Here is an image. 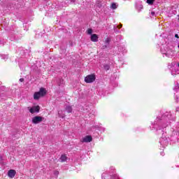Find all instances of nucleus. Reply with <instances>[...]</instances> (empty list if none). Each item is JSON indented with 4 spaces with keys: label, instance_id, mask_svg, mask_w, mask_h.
Instances as JSON below:
<instances>
[{
    "label": "nucleus",
    "instance_id": "nucleus-1",
    "mask_svg": "<svg viewBox=\"0 0 179 179\" xmlns=\"http://www.w3.org/2000/svg\"><path fill=\"white\" fill-rule=\"evenodd\" d=\"M171 113L170 112H166L161 117H157L155 120L152 128L156 129V131H160V129H163V128H166L170 125V122L169 120H171Z\"/></svg>",
    "mask_w": 179,
    "mask_h": 179
},
{
    "label": "nucleus",
    "instance_id": "nucleus-2",
    "mask_svg": "<svg viewBox=\"0 0 179 179\" xmlns=\"http://www.w3.org/2000/svg\"><path fill=\"white\" fill-rule=\"evenodd\" d=\"M161 52L164 55V57H167L168 58H171V57H174V54L176 52L169 46L165 47L164 48H161Z\"/></svg>",
    "mask_w": 179,
    "mask_h": 179
},
{
    "label": "nucleus",
    "instance_id": "nucleus-3",
    "mask_svg": "<svg viewBox=\"0 0 179 179\" xmlns=\"http://www.w3.org/2000/svg\"><path fill=\"white\" fill-rule=\"evenodd\" d=\"M47 94V91L43 88L41 87L39 90V92H36L34 94V100H38L40 97H44Z\"/></svg>",
    "mask_w": 179,
    "mask_h": 179
},
{
    "label": "nucleus",
    "instance_id": "nucleus-4",
    "mask_svg": "<svg viewBox=\"0 0 179 179\" xmlns=\"http://www.w3.org/2000/svg\"><path fill=\"white\" fill-rule=\"evenodd\" d=\"M96 80V76L94 74H90L85 77V82L86 83H93Z\"/></svg>",
    "mask_w": 179,
    "mask_h": 179
},
{
    "label": "nucleus",
    "instance_id": "nucleus-5",
    "mask_svg": "<svg viewBox=\"0 0 179 179\" xmlns=\"http://www.w3.org/2000/svg\"><path fill=\"white\" fill-rule=\"evenodd\" d=\"M159 143L162 148H166L169 145V140L166 137H161L159 139Z\"/></svg>",
    "mask_w": 179,
    "mask_h": 179
},
{
    "label": "nucleus",
    "instance_id": "nucleus-6",
    "mask_svg": "<svg viewBox=\"0 0 179 179\" xmlns=\"http://www.w3.org/2000/svg\"><path fill=\"white\" fill-rule=\"evenodd\" d=\"M29 108V113L31 114H34V113H39L40 112V106H33L32 108Z\"/></svg>",
    "mask_w": 179,
    "mask_h": 179
},
{
    "label": "nucleus",
    "instance_id": "nucleus-7",
    "mask_svg": "<svg viewBox=\"0 0 179 179\" xmlns=\"http://www.w3.org/2000/svg\"><path fill=\"white\" fill-rule=\"evenodd\" d=\"M43 121V117L41 116H35L32 118L33 124H40Z\"/></svg>",
    "mask_w": 179,
    "mask_h": 179
},
{
    "label": "nucleus",
    "instance_id": "nucleus-8",
    "mask_svg": "<svg viewBox=\"0 0 179 179\" xmlns=\"http://www.w3.org/2000/svg\"><path fill=\"white\" fill-rule=\"evenodd\" d=\"M92 141H93V138L92 137V136H87L83 138V139L81 140V142L87 143L89 142H92Z\"/></svg>",
    "mask_w": 179,
    "mask_h": 179
},
{
    "label": "nucleus",
    "instance_id": "nucleus-9",
    "mask_svg": "<svg viewBox=\"0 0 179 179\" xmlns=\"http://www.w3.org/2000/svg\"><path fill=\"white\" fill-rule=\"evenodd\" d=\"M91 41H93V43H97V41H99V36H97L96 34H92Z\"/></svg>",
    "mask_w": 179,
    "mask_h": 179
},
{
    "label": "nucleus",
    "instance_id": "nucleus-10",
    "mask_svg": "<svg viewBox=\"0 0 179 179\" xmlns=\"http://www.w3.org/2000/svg\"><path fill=\"white\" fill-rule=\"evenodd\" d=\"M8 177H10V178H13V177H15V176H16V171L13 170V169H10L8 171Z\"/></svg>",
    "mask_w": 179,
    "mask_h": 179
},
{
    "label": "nucleus",
    "instance_id": "nucleus-11",
    "mask_svg": "<svg viewBox=\"0 0 179 179\" xmlns=\"http://www.w3.org/2000/svg\"><path fill=\"white\" fill-rule=\"evenodd\" d=\"M171 75H173V76H174V75H179L178 69H174V67H173L171 70Z\"/></svg>",
    "mask_w": 179,
    "mask_h": 179
},
{
    "label": "nucleus",
    "instance_id": "nucleus-12",
    "mask_svg": "<svg viewBox=\"0 0 179 179\" xmlns=\"http://www.w3.org/2000/svg\"><path fill=\"white\" fill-rule=\"evenodd\" d=\"M64 110L66 111V113H72V106L67 105L64 108Z\"/></svg>",
    "mask_w": 179,
    "mask_h": 179
},
{
    "label": "nucleus",
    "instance_id": "nucleus-13",
    "mask_svg": "<svg viewBox=\"0 0 179 179\" xmlns=\"http://www.w3.org/2000/svg\"><path fill=\"white\" fill-rule=\"evenodd\" d=\"M118 51H120V52H127V50L125 49L124 46H119L118 47Z\"/></svg>",
    "mask_w": 179,
    "mask_h": 179
},
{
    "label": "nucleus",
    "instance_id": "nucleus-14",
    "mask_svg": "<svg viewBox=\"0 0 179 179\" xmlns=\"http://www.w3.org/2000/svg\"><path fill=\"white\" fill-rule=\"evenodd\" d=\"M118 8V4L117 3H112L110 5V9H117Z\"/></svg>",
    "mask_w": 179,
    "mask_h": 179
},
{
    "label": "nucleus",
    "instance_id": "nucleus-15",
    "mask_svg": "<svg viewBox=\"0 0 179 179\" xmlns=\"http://www.w3.org/2000/svg\"><path fill=\"white\" fill-rule=\"evenodd\" d=\"M173 90H174V92H176V93L179 91V84H178V83H175Z\"/></svg>",
    "mask_w": 179,
    "mask_h": 179
},
{
    "label": "nucleus",
    "instance_id": "nucleus-16",
    "mask_svg": "<svg viewBox=\"0 0 179 179\" xmlns=\"http://www.w3.org/2000/svg\"><path fill=\"white\" fill-rule=\"evenodd\" d=\"M110 43V38H107L105 40V44L106 45L103 46L104 48H107V47L108 46V44Z\"/></svg>",
    "mask_w": 179,
    "mask_h": 179
},
{
    "label": "nucleus",
    "instance_id": "nucleus-17",
    "mask_svg": "<svg viewBox=\"0 0 179 179\" xmlns=\"http://www.w3.org/2000/svg\"><path fill=\"white\" fill-rule=\"evenodd\" d=\"M60 161L61 162H66V155H62L60 157Z\"/></svg>",
    "mask_w": 179,
    "mask_h": 179
},
{
    "label": "nucleus",
    "instance_id": "nucleus-18",
    "mask_svg": "<svg viewBox=\"0 0 179 179\" xmlns=\"http://www.w3.org/2000/svg\"><path fill=\"white\" fill-rule=\"evenodd\" d=\"M58 115H59V117H60V118H65V115L64 114H62V111H59Z\"/></svg>",
    "mask_w": 179,
    "mask_h": 179
},
{
    "label": "nucleus",
    "instance_id": "nucleus-19",
    "mask_svg": "<svg viewBox=\"0 0 179 179\" xmlns=\"http://www.w3.org/2000/svg\"><path fill=\"white\" fill-rule=\"evenodd\" d=\"M136 8L138 9V12H141V9L143 8V6H142V4H140L138 6H136Z\"/></svg>",
    "mask_w": 179,
    "mask_h": 179
},
{
    "label": "nucleus",
    "instance_id": "nucleus-20",
    "mask_svg": "<svg viewBox=\"0 0 179 179\" xmlns=\"http://www.w3.org/2000/svg\"><path fill=\"white\" fill-rule=\"evenodd\" d=\"M155 2V0H147V3L149 5H153V3Z\"/></svg>",
    "mask_w": 179,
    "mask_h": 179
},
{
    "label": "nucleus",
    "instance_id": "nucleus-21",
    "mask_svg": "<svg viewBox=\"0 0 179 179\" xmlns=\"http://www.w3.org/2000/svg\"><path fill=\"white\" fill-rule=\"evenodd\" d=\"M3 97H5V94L0 93V101H2V100L3 99Z\"/></svg>",
    "mask_w": 179,
    "mask_h": 179
},
{
    "label": "nucleus",
    "instance_id": "nucleus-22",
    "mask_svg": "<svg viewBox=\"0 0 179 179\" xmlns=\"http://www.w3.org/2000/svg\"><path fill=\"white\" fill-rule=\"evenodd\" d=\"M93 33V29H87V34H92Z\"/></svg>",
    "mask_w": 179,
    "mask_h": 179
},
{
    "label": "nucleus",
    "instance_id": "nucleus-23",
    "mask_svg": "<svg viewBox=\"0 0 179 179\" xmlns=\"http://www.w3.org/2000/svg\"><path fill=\"white\" fill-rule=\"evenodd\" d=\"M103 68H104L105 71H108V69H110V66H108V65H105V66H103Z\"/></svg>",
    "mask_w": 179,
    "mask_h": 179
},
{
    "label": "nucleus",
    "instance_id": "nucleus-24",
    "mask_svg": "<svg viewBox=\"0 0 179 179\" xmlns=\"http://www.w3.org/2000/svg\"><path fill=\"white\" fill-rule=\"evenodd\" d=\"M59 174V171H55L54 172V176H55V177H58V175Z\"/></svg>",
    "mask_w": 179,
    "mask_h": 179
},
{
    "label": "nucleus",
    "instance_id": "nucleus-25",
    "mask_svg": "<svg viewBox=\"0 0 179 179\" xmlns=\"http://www.w3.org/2000/svg\"><path fill=\"white\" fill-rule=\"evenodd\" d=\"M8 55H4L1 56V59H8Z\"/></svg>",
    "mask_w": 179,
    "mask_h": 179
},
{
    "label": "nucleus",
    "instance_id": "nucleus-26",
    "mask_svg": "<svg viewBox=\"0 0 179 179\" xmlns=\"http://www.w3.org/2000/svg\"><path fill=\"white\" fill-rule=\"evenodd\" d=\"M59 83H58L59 85L61 86V85H62V83H64V80L59 79Z\"/></svg>",
    "mask_w": 179,
    "mask_h": 179
},
{
    "label": "nucleus",
    "instance_id": "nucleus-27",
    "mask_svg": "<svg viewBox=\"0 0 179 179\" xmlns=\"http://www.w3.org/2000/svg\"><path fill=\"white\" fill-rule=\"evenodd\" d=\"M151 15H152V16H155V15H156V13L154 11H152Z\"/></svg>",
    "mask_w": 179,
    "mask_h": 179
},
{
    "label": "nucleus",
    "instance_id": "nucleus-28",
    "mask_svg": "<svg viewBox=\"0 0 179 179\" xmlns=\"http://www.w3.org/2000/svg\"><path fill=\"white\" fill-rule=\"evenodd\" d=\"M76 1H78V0H71V2H72L73 3H75L76 2Z\"/></svg>",
    "mask_w": 179,
    "mask_h": 179
},
{
    "label": "nucleus",
    "instance_id": "nucleus-29",
    "mask_svg": "<svg viewBox=\"0 0 179 179\" xmlns=\"http://www.w3.org/2000/svg\"><path fill=\"white\" fill-rule=\"evenodd\" d=\"M175 37L176 38H179V36H178V34H175Z\"/></svg>",
    "mask_w": 179,
    "mask_h": 179
},
{
    "label": "nucleus",
    "instance_id": "nucleus-30",
    "mask_svg": "<svg viewBox=\"0 0 179 179\" xmlns=\"http://www.w3.org/2000/svg\"><path fill=\"white\" fill-rule=\"evenodd\" d=\"M24 78H20V82H24Z\"/></svg>",
    "mask_w": 179,
    "mask_h": 179
},
{
    "label": "nucleus",
    "instance_id": "nucleus-31",
    "mask_svg": "<svg viewBox=\"0 0 179 179\" xmlns=\"http://www.w3.org/2000/svg\"><path fill=\"white\" fill-rule=\"evenodd\" d=\"M117 27H118L119 29H121V27H122V24L118 25Z\"/></svg>",
    "mask_w": 179,
    "mask_h": 179
},
{
    "label": "nucleus",
    "instance_id": "nucleus-32",
    "mask_svg": "<svg viewBox=\"0 0 179 179\" xmlns=\"http://www.w3.org/2000/svg\"><path fill=\"white\" fill-rule=\"evenodd\" d=\"M174 65H176L175 63H171V66H174Z\"/></svg>",
    "mask_w": 179,
    "mask_h": 179
},
{
    "label": "nucleus",
    "instance_id": "nucleus-33",
    "mask_svg": "<svg viewBox=\"0 0 179 179\" xmlns=\"http://www.w3.org/2000/svg\"><path fill=\"white\" fill-rule=\"evenodd\" d=\"M162 156H164V152H161Z\"/></svg>",
    "mask_w": 179,
    "mask_h": 179
},
{
    "label": "nucleus",
    "instance_id": "nucleus-34",
    "mask_svg": "<svg viewBox=\"0 0 179 179\" xmlns=\"http://www.w3.org/2000/svg\"><path fill=\"white\" fill-rule=\"evenodd\" d=\"M117 38H121L122 36H117Z\"/></svg>",
    "mask_w": 179,
    "mask_h": 179
},
{
    "label": "nucleus",
    "instance_id": "nucleus-35",
    "mask_svg": "<svg viewBox=\"0 0 179 179\" xmlns=\"http://www.w3.org/2000/svg\"><path fill=\"white\" fill-rule=\"evenodd\" d=\"M176 111H179V108H176Z\"/></svg>",
    "mask_w": 179,
    "mask_h": 179
},
{
    "label": "nucleus",
    "instance_id": "nucleus-36",
    "mask_svg": "<svg viewBox=\"0 0 179 179\" xmlns=\"http://www.w3.org/2000/svg\"><path fill=\"white\" fill-rule=\"evenodd\" d=\"M176 101H178V97L176 98Z\"/></svg>",
    "mask_w": 179,
    "mask_h": 179
},
{
    "label": "nucleus",
    "instance_id": "nucleus-37",
    "mask_svg": "<svg viewBox=\"0 0 179 179\" xmlns=\"http://www.w3.org/2000/svg\"><path fill=\"white\" fill-rule=\"evenodd\" d=\"M178 68H179V63L178 64Z\"/></svg>",
    "mask_w": 179,
    "mask_h": 179
},
{
    "label": "nucleus",
    "instance_id": "nucleus-38",
    "mask_svg": "<svg viewBox=\"0 0 179 179\" xmlns=\"http://www.w3.org/2000/svg\"><path fill=\"white\" fill-rule=\"evenodd\" d=\"M170 68H171V67H170V66H169V69H170Z\"/></svg>",
    "mask_w": 179,
    "mask_h": 179
},
{
    "label": "nucleus",
    "instance_id": "nucleus-39",
    "mask_svg": "<svg viewBox=\"0 0 179 179\" xmlns=\"http://www.w3.org/2000/svg\"><path fill=\"white\" fill-rule=\"evenodd\" d=\"M111 169H114V167H111Z\"/></svg>",
    "mask_w": 179,
    "mask_h": 179
},
{
    "label": "nucleus",
    "instance_id": "nucleus-40",
    "mask_svg": "<svg viewBox=\"0 0 179 179\" xmlns=\"http://www.w3.org/2000/svg\"><path fill=\"white\" fill-rule=\"evenodd\" d=\"M45 1H48V0H45Z\"/></svg>",
    "mask_w": 179,
    "mask_h": 179
}]
</instances>
